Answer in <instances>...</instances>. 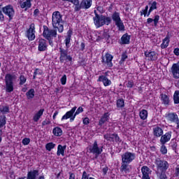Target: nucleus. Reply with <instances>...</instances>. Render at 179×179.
<instances>
[{"label":"nucleus","mask_w":179,"mask_h":179,"mask_svg":"<svg viewBox=\"0 0 179 179\" xmlns=\"http://www.w3.org/2000/svg\"><path fill=\"white\" fill-rule=\"evenodd\" d=\"M154 136L157 138H160L163 135V129L160 127H155L153 129Z\"/></svg>","instance_id":"c756f323"},{"label":"nucleus","mask_w":179,"mask_h":179,"mask_svg":"<svg viewBox=\"0 0 179 179\" xmlns=\"http://www.w3.org/2000/svg\"><path fill=\"white\" fill-rule=\"evenodd\" d=\"M39 175L38 170L30 171L27 173V179H37Z\"/></svg>","instance_id":"5701e85b"},{"label":"nucleus","mask_w":179,"mask_h":179,"mask_svg":"<svg viewBox=\"0 0 179 179\" xmlns=\"http://www.w3.org/2000/svg\"><path fill=\"white\" fill-rule=\"evenodd\" d=\"M166 119L171 122H176L177 124V128L179 129V120L178 115L176 113H171L166 115Z\"/></svg>","instance_id":"4468645a"},{"label":"nucleus","mask_w":179,"mask_h":179,"mask_svg":"<svg viewBox=\"0 0 179 179\" xmlns=\"http://www.w3.org/2000/svg\"><path fill=\"white\" fill-rule=\"evenodd\" d=\"M159 20H160V16L157 15L155 16V18H148L147 20L148 24H150V23H152L154 22V26L155 27H157V24L159 23Z\"/></svg>","instance_id":"cd10ccee"},{"label":"nucleus","mask_w":179,"mask_h":179,"mask_svg":"<svg viewBox=\"0 0 179 179\" xmlns=\"http://www.w3.org/2000/svg\"><path fill=\"white\" fill-rule=\"evenodd\" d=\"M129 163L124 162L122 161L121 166H120V171L121 173H125L126 174L127 173H129Z\"/></svg>","instance_id":"bb28decb"},{"label":"nucleus","mask_w":179,"mask_h":179,"mask_svg":"<svg viewBox=\"0 0 179 179\" xmlns=\"http://www.w3.org/2000/svg\"><path fill=\"white\" fill-rule=\"evenodd\" d=\"M104 139L109 141V142H116V143H121V138L117 134H106L103 136Z\"/></svg>","instance_id":"f8f14e48"},{"label":"nucleus","mask_w":179,"mask_h":179,"mask_svg":"<svg viewBox=\"0 0 179 179\" xmlns=\"http://www.w3.org/2000/svg\"><path fill=\"white\" fill-rule=\"evenodd\" d=\"M127 87H128L129 89H131L132 87H134V83L131 80H129L127 82V83L126 84Z\"/></svg>","instance_id":"bf43d9fd"},{"label":"nucleus","mask_w":179,"mask_h":179,"mask_svg":"<svg viewBox=\"0 0 179 179\" xmlns=\"http://www.w3.org/2000/svg\"><path fill=\"white\" fill-rule=\"evenodd\" d=\"M129 40H131V36L128 34H124L122 38V44H129Z\"/></svg>","instance_id":"f704fd0d"},{"label":"nucleus","mask_w":179,"mask_h":179,"mask_svg":"<svg viewBox=\"0 0 179 179\" xmlns=\"http://www.w3.org/2000/svg\"><path fill=\"white\" fill-rule=\"evenodd\" d=\"M116 105L117 108H122L125 106V103L124 102V99H120L117 100Z\"/></svg>","instance_id":"a18cd8bd"},{"label":"nucleus","mask_w":179,"mask_h":179,"mask_svg":"<svg viewBox=\"0 0 179 179\" xmlns=\"http://www.w3.org/2000/svg\"><path fill=\"white\" fill-rule=\"evenodd\" d=\"M43 113H44V109L39 110L38 112L36 113L33 117L34 122H38V120L41 118V116L43 115Z\"/></svg>","instance_id":"7c9ffc66"},{"label":"nucleus","mask_w":179,"mask_h":179,"mask_svg":"<svg viewBox=\"0 0 179 179\" xmlns=\"http://www.w3.org/2000/svg\"><path fill=\"white\" fill-rule=\"evenodd\" d=\"M66 149V145H59L57 146V155L58 156H65V150Z\"/></svg>","instance_id":"c85d7f7f"},{"label":"nucleus","mask_w":179,"mask_h":179,"mask_svg":"<svg viewBox=\"0 0 179 179\" xmlns=\"http://www.w3.org/2000/svg\"><path fill=\"white\" fill-rule=\"evenodd\" d=\"M103 176H106V174H107V171H108V167L105 166L104 168H103L102 169Z\"/></svg>","instance_id":"0e129e2a"},{"label":"nucleus","mask_w":179,"mask_h":179,"mask_svg":"<svg viewBox=\"0 0 179 179\" xmlns=\"http://www.w3.org/2000/svg\"><path fill=\"white\" fill-rule=\"evenodd\" d=\"M76 106H74L72 108V109L68 112L66 113L62 117V121H64V120H68L70 118V122H72L74 121L76 116L75 115V111H76Z\"/></svg>","instance_id":"ddd939ff"},{"label":"nucleus","mask_w":179,"mask_h":179,"mask_svg":"<svg viewBox=\"0 0 179 179\" xmlns=\"http://www.w3.org/2000/svg\"><path fill=\"white\" fill-rule=\"evenodd\" d=\"M141 173L143 174L142 179H150V169L149 167L144 166L141 168Z\"/></svg>","instance_id":"aec40b11"},{"label":"nucleus","mask_w":179,"mask_h":179,"mask_svg":"<svg viewBox=\"0 0 179 179\" xmlns=\"http://www.w3.org/2000/svg\"><path fill=\"white\" fill-rule=\"evenodd\" d=\"M97 82H102L105 87L110 86L112 83L111 80H109L106 76H99Z\"/></svg>","instance_id":"a211bd4d"},{"label":"nucleus","mask_w":179,"mask_h":179,"mask_svg":"<svg viewBox=\"0 0 179 179\" xmlns=\"http://www.w3.org/2000/svg\"><path fill=\"white\" fill-rule=\"evenodd\" d=\"M110 33H108V31H105L101 35V38H105V40H109L110 39Z\"/></svg>","instance_id":"de8ad7c7"},{"label":"nucleus","mask_w":179,"mask_h":179,"mask_svg":"<svg viewBox=\"0 0 179 179\" xmlns=\"http://www.w3.org/2000/svg\"><path fill=\"white\" fill-rule=\"evenodd\" d=\"M166 171H156V175L158 179H167Z\"/></svg>","instance_id":"473e14b6"},{"label":"nucleus","mask_w":179,"mask_h":179,"mask_svg":"<svg viewBox=\"0 0 179 179\" xmlns=\"http://www.w3.org/2000/svg\"><path fill=\"white\" fill-rule=\"evenodd\" d=\"M161 148H160V152L162 155H166L167 154V148L164 144H161Z\"/></svg>","instance_id":"8fccbe9b"},{"label":"nucleus","mask_w":179,"mask_h":179,"mask_svg":"<svg viewBox=\"0 0 179 179\" xmlns=\"http://www.w3.org/2000/svg\"><path fill=\"white\" fill-rule=\"evenodd\" d=\"M62 85H66V75H64L60 79Z\"/></svg>","instance_id":"6e6d98bb"},{"label":"nucleus","mask_w":179,"mask_h":179,"mask_svg":"<svg viewBox=\"0 0 179 179\" xmlns=\"http://www.w3.org/2000/svg\"><path fill=\"white\" fill-rule=\"evenodd\" d=\"M135 153L130 152H126L122 155V162H124V163H132L134 160H135Z\"/></svg>","instance_id":"9b49d317"},{"label":"nucleus","mask_w":179,"mask_h":179,"mask_svg":"<svg viewBox=\"0 0 179 179\" xmlns=\"http://www.w3.org/2000/svg\"><path fill=\"white\" fill-rule=\"evenodd\" d=\"M174 104H179V90H176L173 94Z\"/></svg>","instance_id":"79ce46f5"},{"label":"nucleus","mask_w":179,"mask_h":179,"mask_svg":"<svg viewBox=\"0 0 179 179\" xmlns=\"http://www.w3.org/2000/svg\"><path fill=\"white\" fill-rule=\"evenodd\" d=\"M113 58H114V57L111 54L107 52L104 56H102L101 62L103 65H106L108 68H112Z\"/></svg>","instance_id":"1a4fd4ad"},{"label":"nucleus","mask_w":179,"mask_h":179,"mask_svg":"<svg viewBox=\"0 0 179 179\" xmlns=\"http://www.w3.org/2000/svg\"><path fill=\"white\" fill-rule=\"evenodd\" d=\"M22 143L24 144V145H29V143H30V138H24L23 140H22Z\"/></svg>","instance_id":"052dcab7"},{"label":"nucleus","mask_w":179,"mask_h":179,"mask_svg":"<svg viewBox=\"0 0 179 179\" xmlns=\"http://www.w3.org/2000/svg\"><path fill=\"white\" fill-rule=\"evenodd\" d=\"M145 57L148 58V61H157V53L155 51H145L144 52Z\"/></svg>","instance_id":"2eb2a0df"},{"label":"nucleus","mask_w":179,"mask_h":179,"mask_svg":"<svg viewBox=\"0 0 179 179\" xmlns=\"http://www.w3.org/2000/svg\"><path fill=\"white\" fill-rule=\"evenodd\" d=\"M26 80H27V78L23 75H21L20 76V86L23 85L24 83H26Z\"/></svg>","instance_id":"09e8293b"},{"label":"nucleus","mask_w":179,"mask_h":179,"mask_svg":"<svg viewBox=\"0 0 179 179\" xmlns=\"http://www.w3.org/2000/svg\"><path fill=\"white\" fill-rule=\"evenodd\" d=\"M1 10L6 16H8L9 22H10V20H12L15 17V8H13V6L10 4L3 7Z\"/></svg>","instance_id":"0eeeda50"},{"label":"nucleus","mask_w":179,"mask_h":179,"mask_svg":"<svg viewBox=\"0 0 179 179\" xmlns=\"http://www.w3.org/2000/svg\"><path fill=\"white\" fill-rule=\"evenodd\" d=\"M96 10H99V13H104L105 10L104 8L102 6H97Z\"/></svg>","instance_id":"e2e57ef3"},{"label":"nucleus","mask_w":179,"mask_h":179,"mask_svg":"<svg viewBox=\"0 0 179 179\" xmlns=\"http://www.w3.org/2000/svg\"><path fill=\"white\" fill-rule=\"evenodd\" d=\"M69 2H71V3H73V5L75 6V12H79V8L80 6V3H79V0H69Z\"/></svg>","instance_id":"4c0bfd02"},{"label":"nucleus","mask_w":179,"mask_h":179,"mask_svg":"<svg viewBox=\"0 0 179 179\" xmlns=\"http://www.w3.org/2000/svg\"><path fill=\"white\" fill-rule=\"evenodd\" d=\"M148 9H149V6H146L145 9L141 11V16H142L143 15L145 17H146V15L148 17L150 16V13H152V11L150 10V9H149V10H148Z\"/></svg>","instance_id":"58836bf2"},{"label":"nucleus","mask_w":179,"mask_h":179,"mask_svg":"<svg viewBox=\"0 0 179 179\" xmlns=\"http://www.w3.org/2000/svg\"><path fill=\"white\" fill-rule=\"evenodd\" d=\"M59 61L62 64L65 62V61H69V62H72V56L68 55V50L64 49L62 47L59 48Z\"/></svg>","instance_id":"6e6552de"},{"label":"nucleus","mask_w":179,"mask_h":179,"mask_svg":"<svg viewBox=\"0 0 179 179\" xmlns=\"http://www.w3.org/2000/svg\"><path fill=\"white\" fill-rule=\"evenodd\" d=\"M88 152L94 155V160H97L99 156L103 153V146L99 147L97 141H94V143L88 147Z\"/></svg>","instance_id":"39448f33"},{"label":"nucleus","mask_w":179,"mask_h":179,"mask_svg":"<svg viewBox=\"0 0 179 179\" xmlns=\"http://www.w3.org/2000/svg\"><path fill=\"white\" fill-rule=\"evenodd\" d=\"M139 117L141 120H146L148 118V110L143 109L139 113Z\"/></svg>","instance_id":"a19ab883"},{"label":"nucleus","mask_w":179,"mask_h":179,"mask_svg":"<svg viewBox=\"0 0 179 179\" xmlns=\"http://www.w3.org/2000/svg\"><path fill=\"white\" fill-rule=\"evenodd\" d=\"M38 50V51H45L47 50V41L45 40H39Z\"/></svg>","instance_id":"a878e982"},{"label":"nucleus","mask_w":179,"mask_h":179,"mask_svg":"<svg viewBox=\"0 0 179 179\" xmlns=\"http://www.w3.org/2000/svg\"><path fill=\"white\" fill-rule=\"evenodd\" d=\"M128 58V55H127V53L124 52L122 55V57L121 59L119 62V64H120V65L124 63L125 62V59H127Z\"/></svg>","instance_id":"603ef678"},{"label":"nucleus","mask_w":179,"mask_h":179,"mask_svg":"<svg viewBox=\"0 0 179 179\" xmlns=\"http://www.w3.org/2000/svg\"><path fill=\"white\" fill-rule=\"evenodd\" d=\"M26 36L29 41H33V40L36 38V25L34 23H31L29 25V28L27 31Z\"/></svg>","instance_id":"9d476101"},{"label":"nucleus","mask_w":179,"mask_h":179,"mask_svg":"<svg viewBox=\"0 0 179 179\" xmlns=\"http://www.w3.org/2000/svg\"><path fill=\"white\" fill-rule=\"evenodd\" d=\"M1 6L0 5V22H3L5 20V16L2 13V9H1Z\"/></svg>","instance_id":"4d7b16f0"},{"label":"nucleus","mask_w":179,"mask_h":179,"mask_svg":"<svg viewBox=\"0 0 179 179\" xmlns=\"http://www.w3.org/2000/svg\"><path fill=\"white\" fill-rule=\"evenodd\" d=\"M33 0H26L25 1H20V6L22 9H24V10H27V9H30L31 8V1Z\"/></svg>","instance_id":"4be33fe9"},{"label":"nucleus","mask_w":179,"mask_h":179,"mask_svg":"<svg viewBox=\"0 0 179 179\" xmlns=\"http://www.w3.org/2000/svg\"><path fill=\"white\" fill-rule=\"evenodd\" d=\"M64 23L62 15L59 11H55L52 15V24L53 29H57L59 33L64 31Z\"/></svg>","instance_id":"f257e3e1"},{"label":"nucleus","mask_w":179,"mask_h":179,"mask_svg":"<svg viewBox=\"0 0 179 179\" xmlns=\"http://www.w3.org/2000/svg\"><path fill=\"white\" fill-rule=\"evenodd\" d=\"M115 24L120 31H124L125 30V26L124 25V22H122V20H120V21H117L116 22H115Z\"/></svg>","instance_id":"72a5a7b5"},{"label":"nucleus","mask_w":179,"mask_h":179,"mask_svg":"<svg viewBox=\"0 0 179 179\" xmlns=\"http://www.w3.org/2000/svg\"><path fill=\"white\" fill-rule=\"evenodd\" d=\"M52 134L55 136H62V129L59 127H55L52 130Z\"/></svg>","instance_id":"c9c22d12"},{"label":"nucleus","mask_w":179,"mask_h":179,"mask_svg":"<svg viewBox=\"0 0 179 179\" xmlns=\"http://www.w3.org/2000/svg\"><path fill=\"white\" fill-rule=\"evenodd\" d=\"M80 113H83V108H82V106H80L76 111V113H74V115H78V114H80Z\"/></svg>","instance_id":"5fc2aeb1"},{"label":"nucleus","mask_w":179,"mask_h":179,"mask_svg":"<svg viewBox=\"0 0 179 179\" xmlns=\"http://www.w3.org/2000/svg\"><path fill=\"white\" fill-rule=\"evenodd\" d=\"M148 5L150 6V10L152 12L153 10L157 9V2L156 1H152V3L150 2Z\"/></svg>","instance_id":"c03bdc74"},{"label":"nucleus","mask_w":179,"mask_h":179,"mask_svg":"<svg viewBox=\"0 0 179 179\" xmlns=\"http://www.w3.org/2000/svg\"><path fill=\"white\" fill-rule=\"evenodd\" d=\"M36 94V92L34 89H30L27 93L26 96L28 100H31V99H34V95Z\"/></svg>","instance_id":"e433bc0d"},{"label":"nucleus","mask_w":179,"mask_h":179,"mask_svg":"<svg viewBox=\"0 0 179 179\" xmlns=\"http://www.w3.org/2000/svg\"><path fill=\"white\" fill-rule=\"evenodd\" d=\"M171 71L174 79H179V63L173 64L171 67Z\"/></svg>","instance_id":"f3484780"},{"label":"nucleus","mask_w":179,"mask_h":179,"mask_svg":"<svg viewBox=\"0 0 179 179\" xmlns=\"http://www.w3.org/2000/svg\"><path fill=\"white\" fill-rule=\"evenodd\" d=\"M83 122L84 125H89V124H90V119H89V117H85L83 119Z\"/></svg>","instance_id":"13d9d810"},{"label":"nucleus","mask_w":179,"mask_h":179,"mask_svg":"<svg viewBox=\"0 0 179 179\" xmlns=\"http://www.w3.org/2000/svg\"><path fill=\"white\" fill-rule=\"evenodd\" d=\"M112 20H113V22H120V20H121V17H120V13L115 11L113 14H112Z\"/></svg>","instance_id":"ea45409f"},{"label":"nucleus","mask_w":179,"mask_h":179,"mask_svg":"<svg viewBox=\"0 0 179 179\" xmlns=\"http://www.w3.org/2000/svg\"><path fill=\"white\" fill-rule=\"evenodd\" d=\"M16 75L7 73L5 76L6 92V93H12L13 92V81L16 79Z\"/></svg>","instance_id":"20e7f679"},{"label":"nucleus","mask_w":179,"mask_h":179,"mask_svg":"<svg viewBox=\"0 0 179 179\" xmlns=\"http://www.w3.org/2000/svg\"><path fill=\"white\" fill-rule=\"evenodd\" d=\"M73 34V31H72V29H69L67 31V36H66V39L64 40L66 48H69V47H71V37H72Z\"/></svg>","instance_id":"b1692460"},{"label":"nucleus","mask_w":179,"mask_h":179,"mask_svg":"<svg viewBox=\"0 0 179 179\" xmlns=\"http://www.w3.org/2000/svg\"><path fill=\"white\" fill-rule=\"evenodd\" d=\"M43 74V71L39 69H36L34 73V76H33V79H36V76H37V75H42Z\"/></svg>","instance_id":"3c124183"},{"label":"nucleus","mask_w":179,"mask_h":179,"mask_svg":"<svg viewBox=\"0 0 179 179\" xmlns=\"http://www.w3.org/2000/svg\"><path fill=\"white\" fill-rule=\"evenodd\" d=\"M81 179H89V175L87 171H84L82 175Z\"/></svg>","instance_id":"680f3d73"},{"label":"nucleus","mask_w":179,"mask_h":179,"mask_svg":"<svg viewBox=\"0 0 179 179\" xmlns=\"http://www.w3.org/2000/svg\"><path fill=\"white\" fill-rule=\"evenodd\" d=\"M179 176V168L176 169V172H175V177H178Z\"/></svg>","instance_id":"774afa93"},{"label":"nucleus","mask_w":179,"mask_h":179,"mask_svg":"<svg viewBox=\"0 0 179 179\" xmlns=\"http://www.w3.org/2000/svg\"><path fill=\"white\" fill-rule=\"evenodd\" d=\"M161 100L164 106H169V104H170V98H169V96L166 94H162Z\"/></svg>","instance_id":"2f4dec72"},{"label":"nucleus","mask_w":179,"mask_h":179,"mask_svg":"<svg viewBox=\"0 0 179 179\" xmlns=\"http://www.w3.org/2000/svg\"><path fill=\"white\" fill-rule=\"evenodd\" d=\"M92 0H82V1L80 3V9H89L90 6H92Z\"/></svg>","instance_id":"412c9836"},{"label":"nucleus","mask_w":179,"mask_h":179,"mask_svg":"<svg viewBox=\"0 0 179 179\" xmlns=\"http://www.w3.org/2000/svg\"><path fill=\"white\" fill-rule=\"evenodd\" d=\"M43 36L48 41L50 45L54 47V42L52 40L57 37V29H50L47 26H43Z\"/></svg>","instance_id":"f03ea898"},{"label":"nucleus","mask_w":179,"mask_h":179,"mask_svg":"<svg viewBox=\"0 0 179 179\" xmlns=\"http://www.w3.org/2000/svg\"><path fill=\"white\" fill-rule=\"evenodd\" d=\"M54 148H55V143H54L52 142L48 143L45 145V149L48 152H51V150H52V149H54Z\"/></svg>","instance_id":"37998d69"},{"label":"nucleus","mask_w":179,"mask_h":179,"mask_svg":"<svg viewBox=\"0 0 179 179\" xmlns=\"http://www.w3.org/2000/svg\"><path fill=\"white\" fill-rule=\"evenodd\" d=\"M171 139V131H168L165 134L161 136L160 143L161 145H166L167 142Z\"/></svg>","instance_id":"dca6fc26"},{"label":"nucleus","mask_w":179,"mask_h":179,"mask_svg":"<svg viewBox=\"0 0 179 179\" xmlns=\"http://www.w3.org/2000/svg\"><path fill=\"white\" fill-rule=\"evenodd\" d=\"M173 53L175 54V55H177V57H178L179 55V48H176L174 49L173 50Z\"/></svg>","instance_id":"69168bd1"},{"label":"nucleus","mask_w":179,"mask_h":179,"mask_svg":"<svg viewBox=\"0 0 179 179\" xmlns=\"http://www.w3.org/2000/svg\"><path fill=\"white\" fill-rule=\"evenodd\" d=\"M93 20L96 27H102L104 24L108 26L111 23V17L103 15L94 17Z\"/></svg>","instance_id":"7ed1b4c3"},{"label":"nucleus","mask_w":179,"mask_h":179,"mask_svg":"<svg viewBox=\"0 0 179 179\" xmlns=\"http://www.w3.org/2000/svg\"><path fill=\"white\" fill-rule=\"evenodd\" d=\"M48 124H50V120H44L42 122V126L43 127H45V125H48Z\"/></svg>","instance_id":"338daca9"},{"label":"nucleus","mask_w":179,"mask_h":179,"mask_svg":"<svg viewBox=\"0 0 179 179\" xmlns=\"http://www.w3.org/2000/svg\"><path fill=\"white\" fill-rule=\"evenodd\" d=\"M157 171H167L169 167V162L166 160L157 158L155 159Z\"/></svg>","instance_id":"423d86ee"},{"label":"nucleus","mask_w":179,"mask_h":179,"mask_svg":"<svg viewBox=\"0 0 179 179\" xmlns=\"http://www.w3.org/2000/svg\"><path fill=\"white\" fill-rule=\"evenodd\" d=\"M1 113L2 114H6V113H9V107L8 106H3L2 108H0Z\"/></svg>","instance_id":"864d4df0"},{"label":"nucleus","mask_w":179,"mask_h":179,"mask_svg":"<svg viewBox=\"0 0 179 179\" xmlns=\"http://www.w3.org/2000/svg\"><path fill=\"white\" fill-rule=\"evenodd\" d=\"M110 121V113H105L103 116L101 117V119L99 121V127H103L104 124Z\"/></svg>","instance_id":"6ab92c4d"},{"label":"nucleus","mask_w":179,"mask_h":179,"mask_svg":"<svg viewBox=\"0 0 179 179\" xmlns=\"http://www.w3.org/2000/svg\"><path fill=\"white\" fill-rule=\"evenodd\" d=\"M171 37L170 34H167L165 38L162 40V43L161 44V48L162 50H164V48H167V47H169Z\"/></svg>","instance_id":"393cba45"},{"label":"nucleus","mask_w":179,"mask_h":179,"mask_svg":"<svg viewBox=\"0 0 179 179\" xmlns=\"http://www.w3.org/2000/svg\"><path fill=\"white\" fill-rule=\"evenodd\" d=\"M6 124V116H1L0 117V128H2Z\"/></svg>","instance_id":"49530a36"}]
</instances>
